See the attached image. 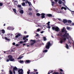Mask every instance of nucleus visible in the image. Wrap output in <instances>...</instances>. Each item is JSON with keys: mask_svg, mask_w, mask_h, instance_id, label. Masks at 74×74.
I'll list each match as a JSON object with an SVG mask.
<instances>
[{"mask_svg": "<svg viewBox=\"0 0 74 74\" xmlns=\"http://www.w3.org/2000/svg\"><path fill=\"white\" fill-rule=\"evenodd\" d=\"M62 33H63L64 35H62V38H61L60 40V43L62 44L63 42H64L66 41V38L68 40V44H71L72 42V41L73 40V38L71 37V36L69 35V33H67V31L65 30V27H64L62 29V31H60L58 34V36H61L62 35Z\"/></svg>", "mask_w": 74, "mask_h": 74, "instance_id": "obj_1", "label": "nucleus"}, {"mask_svg": "<svg viewBox=\"0 0 74 74\" xmlns=\"http://www.w3.org/2000/svg\"><path fill=\"white\" fill-rule=\"evenodd\" d=\"M13 36L12 34H7V37L5 38V39L7 41H10V38H11L12 36Z\"/></svg>", "mask_w": 74, "mask_h": 74, "instance_id": "obj_2", "label": "nucleus"}, {"mask_svg": "<svg viewBox=\"0 0 74 74\" xmlns=\"http://www.w3.org/2000/svg\"><path fill=\"white\" fill-rule=\"evenodd\" d=\"M8 58L9 59H7L6 62H8L9 61H11V62H15V60L14 58H13L12 56L11 55H9L8 56Z\"/></svg>", "mask_w": 74, "mask_h": 74, "instance_id": "obj_3", "label": "nucleus"}, {"mask_svg": "<svg viewBox=\"0 0 74 74\" xmlns=\"http://www.w3.org/2000/svg\"><path fill=\"white\" fill-rule=\"evenodd\" d=\"M52 29L53 30H55L56 32H58L60 31V29L58 27L54 26L52 27Z\"/></svg>", "mask_w": 74, "mask_h": 74, "instance_id": "obj_4", "label": "nucleus"}, {"mask_svg": "<svg viewBox=\"0 0 74 74\" xmlns=\"http://www.w3.org/2000/svg\"><path fill=\"white\" fill-rule=\"evenodd\" d=\"M51 46V44L50 42H48L46 44V48L47 49H49L50 48V46Z\"/></svg>", "mask_w": 74, "mask_h": 74, "instance_id": "obj_5", "label": "nucleus"}, {"mask_svg": "<svg viewBox=\"0 0 74 74\" xmlns=\"http://www.w3.org/2000/svg\"><path fill=\"white\" fill-rule=\"evenodd\" d=\"M15 35L16 36H15L16 38H18L19 37H20V36H21V33L18 32L16 33L15 34Z\"/></svg>", "mask_w": 74, "mask_h": 74, "instance_id": "obj_6", "label": "nucleus"}, {"mask_svg": "<svg viewBox=\"0 0 74 74\" xmlns=\"http://www.w3.org/2000/svg\"><path fill=\"white\" fill-rule=\"evenodd\" d=\"M18 69L16 67H15L13 68V73L14 74H15V71H17L18 72Z\"/></svg>", "mask_w": 74, "mask_h": 74, "instance_id": "obj_7", "label": "nucleus"}, {"mask_svg": "<svg viewBox=\"0 0 74 74\" xmlns=\"http://www.w3.org/2000/svg\"><path fill=\"white\" fill-rule=\"evenodd\" d=\"M25 3L26 4L28 3L29 6H30V7H32V3H31V2H29L27 0L26 1H25Z\"/></svg>", "mask_w": 74, "mask_h": 74, "instance_id": "obj_8", "label": "nucleus"}, {"mask_svg": "<svg viewBox=\"0 0 74 74\" xmlns=\"http://www.w3.org/2000/svg\"><path fill=\"white\" fill-rule=\"evenodd\" d=\"M18 74H23V70L22 69L19 70L18 71Z\"/></svg>", "mask_w": 74, "mask_h": 74, "instance_id": "obj_9", "label": "nucleus"}, {"mask_svg": "<svg viewBox=\"0 0 74 74\" xmlns=\"http://www.w3.org/2000/svg\"><path fill=\"white\" fill-rule=\"evenodd\" d=\"M31 45H33L35 42H36V41L34 40H31Z\"/></svg>", "mask_w": 74, "mask_h": 74, "instance_id": "obj_10", "label": "nucleus"}, {"mask_svg": "<svg viewBox=\"0 0 74 74\" xmlns=\"http://www.w3.org/2000/svg\"><path fill=\"white\" fill-rule=\"evenodd\" d=\"M41 17L42 19L43 18H45V14L44 13H42L41 14Z\"/></svg>", "mask_w": 74, "mask_h": 74, "instance_id": "obj_11", "label": "nucleus"}, {"mask_svg": "<svg viewBox=\"0 0 74 74\" xmlns=\"http://www.w3.org/2000/svg\"><path fill=\"white\" fill-rule=\"evenodd\" d=\"M66 29L67 30H71L72 29H73V28L69 27H67Z\"/></svg>", "mask_w": 74, "mask_h": 74, "instance_id": "obj_12", "label": "nucleus"}, {"mask_svg": "<svg viewBox=\"0 0 74 74\" xmlns=\"http://www.w3.org/2000/svg\"><path fill=\"white\" fill-rule=\"evenodd\" d=\"M12 29V27H8V30H13L14 29V28H13V29Z\"/></svg>", "mask_w": 74, "mask_h": 74, "instance_id": "obj_13", "label": "nucleus"}, {"mask_svg": "<svg viewBox=\"0 0 74 74\" xmlns=\"http://www.w3.org/2000/svg\"><path fill=\"white\" fill-rule=\"evenodd\" d=\"M68 23H69V24H68L67 25H70V24L72 23L71 22H72V21H71V20H69L68 21Z\"/></svg>", "mask_w": 74, "mask_h": 74, "instance_id": "obj_14", "label": "nucleus"}, {"mask_svg": "<svg viewBox=\"0 0 74 74\" xmlns=\"http://www.w3.org/2000/svg\"><path fill=\"white\" fill-rule=\"evenodd\" d=\"M46 16H49V17H51V16H52V15L51 14H47L46 15Z\"/></svg>", "mask_w": 74, "mask_h": 74, "instance_id": "obj_15", "label": "nucleus"}, {"mask_svg": "<svg viewBox=\"0 0 74 74\" xmlns=\"http://www.w3.org/2000/svg\"><path fill=\"white\" fill-rule=\"evenodd\" d=\"M51 3L52 5V6H53V5L55 4V2L53 1L52 0H51Z\"/></svg>", "mask_w": 74, "mask_h": 74, "instance_id": "obj_16", "label": "nucleus"}, {"mask_svg": "<svg viewBox=\"0 0 74 74\" xmlns=\"http://www.w3.org/2000/svg\"><path fill=\"white\" fill-rule=\"evenodd\" d=\"M24 57V56H23L22 55H21L19 56L18 58V59H22V58Z\"/></svg>", "mask_w": 74, "mask_h": 74, "instance_id": "obj_17", "label": "nucleus"}, {"mask_svg": "<svg viewBox=\"0 0 74 74\" xmlns=\"http://www.w3.org/2000/svg\"><path fill=\"white\" fill-rule=\"evenodd\" d=\"M36 25H36V27H40V25H39V24L38 23H36Z\"/></svg>", "mask_w": 74, "mask_h": 74, "instance_id": "obj_18", "label": "nucleus"}, {"mask_svg": "<svg viewBox=\"0 0 74 74\" xmlns=\"http://www.w3.org/2000/svg\"><path fill=\"white\" fill-rule=\"evenodd\" d=\"M58 3H59V4H62V3H63V2L61 0H59Z\"/></svg>", "mask_w": 74, "mask_h": 74, "instance_id": "obj_19", "label": "nucleus"}, {"mask_svg": "<svg viewBox=\"0 0 74 74\" xmlns=\"http://www.w3.org/2000/svg\"><path fill=\"white\" fill-rule=\"evenodd\" d=\"M20 63H21V64H23L24 63V61L23 60H20Z\"/></svg>", "mask_w": 74, "mask_h": 74, "instance_id": "obj_20", "label": "nucleus"}, {"mask_svg": "<svg viewBox=\"0 0 74 74\" xmlns=\"http://www.w3.org/2000/svg\"><path fill=\"white\" fill-rule=\"evenodd\" d=\"M69 26H74V23H71V24H69Z\"/></svg>", "mask_w": 74, "mask_h": 74, "instance_id": "obj_21", "label": "nucleus"}, {"mask_svg": "<svg viewBox=\"0 0 74 74\" xmlns=\"http://www.w3.org/2000/svg\"><path fill=\"white\" fill-rule=\"evenodd\" d=\"M63 22L64 23H66V22H67V20L66 19H64L63 21Z\"/></svg>", "mask_w": 74, "mask_h": 74, "instance_id": "obj_22", "label": "nucleus"}, {"mask_svg": "<svg viewBox=\"0 0 74 74\" xmlns=\"http://www.w3.org/2000/svg\"><path fill=\"white\" fill-rule=\"evenodd\" d=\"M1 32L3 34H4L5 33V30L4 29L2 30Z\"/></svg>", "mask_w": 74, "mask_h": 74, "instance_id": "obj_23", "label": "nucleus"}, {"mask_svg": "<svg viewBox=\"0 0 74 74\" xmlns=\"http://www.w3.org/2000/svg\"><path fill=\"white\" fill-rule=\"evenodd\" d=\"M9 73L10 74H13V73H12L11 70H9Z\"/></svg>", "mask_w": 74, "mask_h": 74, "instance_id": "obj_24", "label": "nucleus"}, {"mask_svg": "<svg viewBox=\"0 0 74 74\" xmlns=\"http://www.w3.org/2000/svg\"><path fill=\"white\" fill-rule=\"evenodd\" d=\"M20 12L21 14H23L24 13L23 10H21L20 11Z\"/></svg>", "mask_w": 74, "mask_h": 74, "instance_id": "obj_25", "label": "nucleus"}, {"mask_svg": "<svg viewBox=\"0 0 74 74\" xmlns=\"http://www.w3.org/2000/svg\"><path fill=\"white\" fill-rule=\"evenodd\" d=\"M63 9H64L65 10H66V8L64 7H62L61 8V10H63Z\"/></svg>", "mask_w": 74, "mask_h": 74, "instance_id": "obj_26", "label": "nucleus"}, {"mask_svg": "<svg viewBox=\"0 0 74 74\" xmlns=\"http://www.w3.org/2000/svg\"><path fill=\"white\" fill-rule=\"evenodd\" d=\"M30 62V60H26V62L25 61V63H29Z\"/></svg>", "mask_w": 74, "mask_h": 74, "instance_id": "obj_27", "label": "nucleus"}, {"mask_svg": "<svg viewBox=\"0 0 74 74\" xmlns=\"http://www.w3.org/2000/svg\"><path fill=\"white\" fill-rule=\"evenodd\" d=\"M65 47L67 49H69V46L68 45L66 44Z\"/></svg>", "mask_w": 74, "mask_h": 74, "instance_id": "obj_28", "label": "nucleus"}, {"mask_svg": "<svg viewBox=\"0 0 74 74\" xmlns=\"http://www.w3.org/2000/svg\"><path fill=\"white\" fill-rule=\"evenodd\" d=\"M14 4H16H16H18V1H14Z\"/></svg>", "mask_w": 74, "mask_h": 74, "instance_id": "obj_29", "label": "nucleus"}, {"mask_svg": "<svg viewBox=\"0 0 74 74\" xmlns=\"http://www.w3.org/2000/svg\"><path fill=\"white\" fill-rule=\"evenodd\" d=\"M25 5H26V4H25V3H22V5L23 6H24V7H25Z\"/></svg>", "mask_w": 74, "mask_h": 74, "instance_id": "obj_30", "label": "nucleus"}, {"mask_svg": "<svg viewBox=\"0 0 74 74\" xmlns=\"http://www.w3.org/2000/svg\"><path fill=\"white\" fill-rule=\"evenodd\" d=\"M13 11L14 12V13H16V9H13Z\"/></svg>", "mask_w": 74, "mask_h": 74, "instance_id": "obj_31", "label": "nucleus"}, {"mask_svg": "<svg viewBox=\"0 0 74 74\" xmlns=\"http://www.w3.org/2000/svg\"><path fill=\"white\" fill-rule=\"evenodd\" d=\"M30 70H28L27 72V74H30Z\"/></svg>", "mask_w": 74, "mask_h": 74, "instance_id": "obj_32", "label": "nucleus"}, {"mask_svg": "<svg viewBox=\"0 0 74 74\" xmlns=\"http://www.w3.org/2000/svg\"><path fill=\"white\" fill-rule=\"evenodd\" d=\"M48 52V50H45L43 51V52Z\"/></svg>", "mask_w": 74, "mask_h": 74, "instance_id": "obj_33", "label": "nucleus"}, {"mask_svg": "<svg viewBox=\"0 0 74 74\" xmlns=\"http://www.w3.org/2000/svg\"><path fill=\"white\" fill-rule=\"evenodd\" d=\"M43 39L44 41H46V40H47V38H46L45 37H44Z\"/></svg>", "mask_w": 74, "mask_h": 74, "instance_id": "obj_34", "label": "nucleus"}, {"mask_svg": "<svg viewBox=\"0 0 74 74\" xmlns=\"http://www.w3.org/2000/svg\"><path fill=\"white\" fill-rule=\"evenodd\" d=\"M60 71H61V72H63V70L62 69H60Z\"/></svg>", "mask_w": 74, "mask_h": 74, "instance_id": "obj_35", "label": "nucleus"}, {"mask_svg": "<svg viewBox=\"0 0 74 74\" xmlns=\"http://www.w3.org/2000/svg\"><path fill=\"white\" fill-rule=\"evenodd\" d=\"M36 15L37 16H40V14L39 13H37Z\"/></svg>", "mask_w": 74, "mask_h": 74, "instance_id": "obj_36", "label": "nucleus"}, {"mask_svg": "<svg viewBox=\"0 0 74 74\" xmlns=\"http://www.w3.org/2000/svg\"><path fill=\"white\" fill-rule=\"evenodd\" d=\"M53 74H59V73L58 72H54Z\"/></svg>", "mask_w": 74, "mask_h": 74, "instance_id": "obj_37", "label": "nucleus"}, {"mask_svg": "<svg viewBox=\"0 0 74 74\" xmlns=\"http://www.w3.org/2000/svg\"><path fill=\"white\" fill-rule=\"evenodd\" d=\"M23 42H23V41H20L19 43L20 44H22L23 43Z\"/></svg>", "mask_w": 74, "mask_h": 74, "instance_id": "obj_38", "label": "nucleus"}, {"mask_svg": "<svg viewBox=\"0 0 74 74\" xmlns=\"http://www.w3.org/2000/svg\"><path fill=\"white\" fill-rule=\"evenodd\" d=\"M58 19L59 21H61V22H62V19H61L60 18H58Z\"/></svg>", "mask_w": 74, "mask_h": 74, "instance_id": "obj_39", "label": "nucleus"}, {"mask_svg": "<svg viewBox=\"0 0 74 74\" xmlns=\"http://www.w3.org/2000/svg\"><path fill=\"white\" fill-rule=\"evenodd\" d=\"M26 37H24L23 38V39L25 40L26 39Z\"/></svg>", "mask_w": 74, "mask_h": 74, "instance_id": "obj_40", "label": "nucleus"}, {"mask_svg": "<svg viewBox=\"0 0 74 74\" xmlns=\"http://www.w3.org/2000/svg\"><path fill=\"white\" fill-rule=\"evenodd\" d=\"M3 4L2 3H0V6H2Z\"/></svg>", "mask_w": 74, "mask_h": 74, "instance_id": "obj_41", "label": "nucleus"}, {"mask_svg": "<svg viewBox=\"0 0 74 74\" xmlns=\"http://www.w3.org/2000/svg\"><path fill=\"white\" fill-rule=\"evenodd\" d=\"M37 31L38 32H40V29H37Z\"/></svg>", "mask_w": 74, "mask_h": 74, "instance_id": "obj_42", "label": "nucleus"}, {"mask_svg": "<svg viewBox=\"0 0 74 74\" xmlns=\"http://www.w3.org/2000/svg\"><path fill=\"white\" fill-rule=\"evenodd\" d=\"M18 7H19V8H20V7H21V5H19L18 6Z\"/></svg>", "mask_w": 74, "mask_h": 74, "instance_id": "obj_43", "label": "nucleus"}, {"mask_svg": "<svg viewBox=\"0 0 74 74\" xmlns=\"http://www.w3.org/2000/svg\"><path fill=\"white\" fill-rule=\"evenodd\" d=\"M47 28H48V29H50L51 28V26H48Z\"/></svg>", "mask_w": 74, "mask_h": 74, "instance_id": "obj_44", "label": "nucleus"}, {"mask_svg": "<svg viewBox=\"0 0 74 74\" xmlns=\"http://www.w3.org/2000/svg\"><path fill=\"white\" fill-rule=\"evenodd\" d=\"M54 1L56 3H57V2L58 1V0H54Z\"/></svg>", "mask_w": 74, "mask_h": 74, "instance_id": "obj_45", "label": "nucleus"}, {"mask_svg": "<svg viewBox=\"0 0 74 74\" xmlns=\"http://www.w3.org/2000/svg\"><path fill=\"white\" fill-rule=\"evenodd\" d=\"M12 44L13 45H15V43L14 42Z\"/></svg>", "mask_w": 74, "mask_h": 74, "instance_id": "obj_46", "label": "nucleus"}, {"mask_svg": "<svg viewBox=\"0 0 74 74\" xmlns=\"http://www.w3.org/2000/svg\"><path fill=\"white\" fill-rule=\"evenodd\" d=\"M16 46L17 47H18L19 46V45L18 44H16Z\"/></svg>", "mask_w": 74, "mask_h": 74, "instance_id": "obj_47", "label": "nucleus"}, {"mask_svg": "<svg viewBox=\"0 0 74 74\" xmlns=\"http://www.w3.org/2000/svg\"><path fill=\"white\" fill-rule=\"evenodd\" d=\"M29 11H32V8H29Z\"/></svg>", "mask_w": 74, "mask_h": 74, "instance_id": "obj_48", "label": "nucleus"}, {"mask_svg": "<svg viewBox=\"0 0 74 74\" xmlns=\"http://www.w3.org/2000/svg\"><path fill=\"white\" fill-rule=\"evenodd\" d=\"M44 33L43 31H41L40 32V33H41L42 34V33Z\"/></svg>", "mask_w": 74, "mask_h": 74, "instance_id": "obj_49", "label": "nucleus"}, {"mask_svg": "<svg viewBox=\"0 0 74 74\" xmlns=\"http://www.w3.org/2000/svg\"><path fill=\"white\" fill-rule=\"evenodd\" d=\"M32 13H30L29 14V15H32Z\"/></svg>", "mask_w": 74, "mask_h": 74, "instance_id": "obj_50", "label": "nucleus"}, {"mask_svg": "<svg viewBox=\"0 0 74 74\" xmlns=\"http://www.w3.org/2000/svg\"><path fill=\"white\" fill-rule=\"evenodd\" d=\"M34 73V72H31L30 73V74H33Z\"/></svg>", "mask_w": 74, "mask_h": 74, "instance_id": "obj_51", "label": "nucleus"}, {"mask_svg": "<svg viewBox=\"0 0 74 74\" xmlns=\"http://www.w3.org/2000/svg\"><path fill=\"white\" fill-rule=\"evenodd\" d=\"M39 34H37L36 35V36H39Z\"/></svg>", "mask_w": 74, "mask_h": 74, "instance_id": "obj_52", "label": "nucleus"}, {"mask_svg": "<svg viewBox=\"0 0 74 74\" xmlns=\"http://www.w3.org/2000/svg\"><path fill=\"white\" fill-rule=\"evenodd\" d=\"M65 7H66V8H67V9H68L69 10H70V9H69V8H68V7H67V6H66Z\"/></svg>", "mask_w": 74, "mask_h": 74, "instance_id": "obj_53", "label": "nucleus"}, {"mask_svg": "<svg viewBox=\"0 0 74 74\" xmlns=\"http://www.w3.org/2000/svg\"><path fill=\"white\" fill-rule=\"evenodd\" d=\"M50 23V22L49 21L48 23H47V24H49Z\"/></svg>", "mask_w": 74, "mask_h": 74, "instance_id": "obj_54", "label": "nucleus"}, {"mask_svg": "<svg viewBox=\"0 0 74 74\" xmlns=\"http://www.w3.org/2000/svg\"><path fill=\"white\" fill-rule=\"evenodd\" d=\"M26 37H27V38L29 37V35H27L26 36Z\"/></svg>", "mask_w": 74, "mask_h": 74, "instance_id": "obj_55", "label": "nucleus"}, {"mask_svg": "<svg viewBox=\"0 0 74 74\" xmlns=\"http://www.w3.org/2000/svg\"><path fill=\"white\" fill-rule=\"evenodd\" d=\"M27 40H25L24 41V42H27Z\"/></svg>", "mask_w": 74, "mask_h": 74, "instance_id": "obj_56", "label": "nucleus"}, {"mask_svg": "<svg viewBox=\"0 0 74 74\" xmlns=\"http://www.w3.org/2000/svg\"><path fill=\"white\" fill-rule=\"evenodd\" d=\"M62 1H64V3H66V1H65V0H62Z\"/></svg>", "mask_w": 74, "mask_h": 74, "instance_id": "obj_57", "label": "nucleus"}, {"mask_svg": "<svg viewBox=\"0 0 74 74\" xmlns=\"http://www.w3.org/2000/svg\"><path fill=\"white\" fill-rule=\"evenodd\" d=\"M34 70L35 71H37V70L36 69H34Z\"/></svg>", "mask_w": 74, "mask_h": 74, "instance_id": "obj_58", "label": "nucleus"}, {"mask_svg": "<svg viewBox=\"0 0 74 74\" xmlns=\"http://www.w3.org/2000/svg\"><path fill=\"white\" fill-rule=\"evenodd\" d=\"M23 46H25V45H26V44H23Z\"/></svg>", "mask_w": 74, "mask_h": 74, "instance_id": "obj_59", "label": "nucleus"}, {"mask_svg": "<svg viewBox=\"0 0 74 74\" xmlns=\"http://www.w3.org/2000/svg\"><path fill=\"white\" fill-rule=\"evenodd\" d=\"M38 74V72H36V74Z\"/></svg>", "mask_w": 74, "mask_h": 74, "instance_id": "obj_60", "label": "nucleus"}, {"mask_svg": "<svg viewBox=\"0 0 74 74\" xmlns=\"http://www.w3.org/2000/svg\"><path fill=\"white\" fill-rule=\"evenodd\" d=\"M48 25V26H49V24H47Z\"/></svg>", "mask_w": 74, "mask_h": 74, "instance_id": "obj_61", "label": "nucleus"}, {"mask_svg": "<svg viewBox=\"0 0 74 74\" xmlns=\"http://www.w3.org/2000/svg\"><path fill=\"white\" fill-rule=\"evenodd\" d=\"M26 40H27V41H28V39H26Z\"/></svg>", "mask_w": 74, "mask_h": 74, "instance_id": "obj_62", "label": "nucleus"}, {"mask_svg": "<svg viewBox=\"0 0 74 74\" xmlns=\"http://www.w3.org/2000/svg\"><path fill=\"white\" fill-rule=\"evenodd\" d=\"M27 47H29V45H27Z\"/></svg>", "mask_w": 74, "mask_h": 74, "instance_id": "obj_63", "label": "nucleus"}, {"mask_svg": "<svg viewBox=\"0 0 74 74\" xmlns=\"http://www.w3.org/2000/svg\"><path fill=\"white\" fill-rule=\"evenodd\" d=\"M47 74H50V73H49V72H48Z\"/></svg>", "mask_w": 74, "mask_h": 74, "instance_id": "obj_64", "label": "nucleus"}]
</instances>
